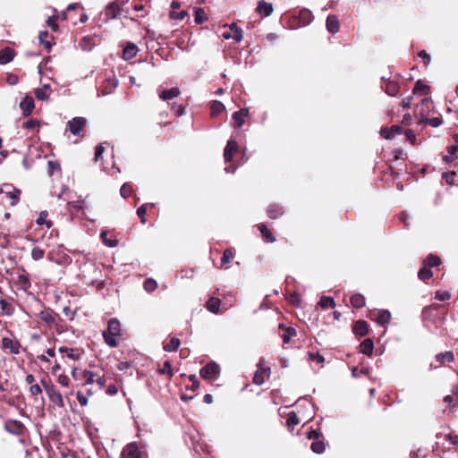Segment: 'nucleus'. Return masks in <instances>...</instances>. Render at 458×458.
Returning <instances> with one entry per match:
<instances>
[{"instance_id":"f257e3e1","label":"nucleus","mask_w":458,"mask_h":458,"mask_svg":"<svg viewBox=\"0 0 458 458\" xmlns=\"http://www.w3.org/2000/svg\"><path fill=\"white\" fill-rule=\"evenodd\" d=\"M47 259L61 266H66L72 261L70 256L64 252L63 245L50 250L47 253Z\"/></svg>"},{"instance_id":"f03ea898","label":"nucleus","mask_w":458,"mask_h":458,"mask_svg":"<svg viewBox=\"0 0 458 458\" xmlns=\"http://www.w3.org/2000/svg\"><path fill=\"white\" fill-rule=\"evenodd\" d=\"M38 317L39 319L46 324L48 327L52 328L58 326L61 321L60 316L54 312L51 309H45L41 310Z\"/></svg>"},{"instance_id":"7ed1b4c3","label":"nucleus","mask_w":458,"mask_h":458,"mask_svg":"<svg viewBox=\"0 0 458 458\" xmlns=\"http://www.w3.org/2000/svg\"><path fill=\"white\" fill-rule=\"evenodd\" d=\"M87 120L83 117H74L68 122L69 131L75 136L82 137L86 127Z\"/></svg>"},{"instance_id":"20e7f679","label":"nucleus","mask_w":458,"mask_h":458,"mask_svg":"<svg viewBox=\"0 0 458 458\" xmlns=\"http://www.w3.org/2000/svg\"><path fill=\"white\" fill-rule=\"evenodd\" d=\"M220 373V368L218 364L212 361L205 365L199 371V374L202 378L206 380L215 379L218 377Z\"/></svg>"},{"instance_id":"39448f33","label":"nucleus","mask_w":458,"mask_h":458,"mask_svg":"<svg viewBox=\"0 0 458 458\" xmlns=\"http://www.w3.org/2000/svg\"><path fill=\"white\" fill-rule=\"evenodd\" d=\"M0 193L5 194L11 199V205L14 206L18 203L21 191L13 184L4 183L0 187Z\"/></svg>"},{"instance_id":"423d86ee","label":"nucleus","mask_w":458,"mask_h":458,"mask_svg":"<svg viewBox=\"0 0 458 458\" xmlns=\"http://www.w3.org/2000/svg\"><path fill=\"white\" fill-rule=\"evenodd\" d=\"M225 39H233L236 42H240L243 36L241 29L237 27L235 23L231 24L222 35Z\"/></svg>"},{"instance_id":"0eeeda50","label":"nucleus","mask_w":458,"mask_h":458,"mask_svg":"<svg viewBox=\"0 0 458 458\" xmlns=\"http://www.w3.org/2000/svg\"><path fill=\"white\" fill-rule=\"evenodd\" d=\"M123 458H140L141 452L136 442L128 444L122 452Z\"/></svg>"},{"instance_id":"6e6552de","label":"nucleus","mask_w":458,"mask_h":458,"mask_svg":"<svg viewBox=\"0 0 458 458\" xmlns=\"http://www.w3.org/2000/svg\"><path fill=\"white\" fill-rule=\"evenodd\" d=\"M45 389H46V392H47L50 401L53 403H55L58 407H64V403L63 396L60 394V392H58L55 388V386L45 385Z\"/></svg>"},{"instance_id":"1a4fd4ad","label":"nucleus","mask_w":458,"mask_h":458,"mask_svg":"<svg viewBox=\"0 0 458 458\" xmlns=\"http://www.w3.org/2000/svg\"><path fill=\"white\" fill-rule=\"evenodd\" d=\"M1 342L3 350H9L12 354L20 353L21 344L17 340L3 337Z\"/></svg>"},{"instance_id":"9d476101","label":"nucleus","mask_w":458,"mask_h":458,"mask_svg":"<svg viewBox=\"0 0 458 458\" xmlns=\"http://www.w3.org/2000/svg\"><path fill=\"white\" fill-rule=\"evenodd\" d=\"M222 303L223 302L221 299L211 297L207 301L206 307L210 312L214 314L223 313L225 310H223Z\"/></svg>"},{"instance_id":"9b49d317","label":"nucleus","mask_w":458,"mask_h":458,"mask_svg":"<svg viewBox=\"0 0 458 458\" xmlns=\"http://www.w3.org/2000/svg\"><path fill=\"white\" fill-rule=\"evenodd\" d=\"M238 149V144L235 140H228L225 149H224V157L225 162L229 163L233 160V154Z\"/></svg>"},{"instance_id":"f8f14e48","label":"nucleus","mask_w":458,"mask_h":458,"mask_svg":"<svg viewBox=\"0 0 458 458\" xmlns=\"http://www.w3.org/2000/svg\"><path fill=\"white\" fill-rule=\"evenodd\" d=\"M371 318L379 325L385 326L390 321L391 313L387 310H377L375 314L371 315Z\"/></svg>"},{"instance_id":"ddd939ff","label":"nucleus","mask_w":458,"mask_h":458,"mask_svg":"<svg viewBox=\"0 0 458 458\" xmlns=\"http://www.w3.org/2000/svg\"><path fill=\"white\" fill-rule=\"evenodd\" d=\"M24 116H29L35 107L34 100L31 97L26 96L20 103Z\"/></svg>"},{"instance_id":"4468645a","label":"nucleus","mask_w":458,"mask_h":458,"mask_svg":"<svg viewBox=\"0 0 458 458\" xmlns=\"http://www.w3.org/2000/svg\"><path fill=\"white\" fill-rule=\"evenodd\" d=\"M326 27L329 33L335 34L339 31V20L336 15L330 14L327 18Z\"/></svg>"},{"instance_id":"2eb2a0df","label":"nucleus","mask_w":458,"mask_h":458,"mask_svg":"<svg viewBox=\"0 0 458 458\" xmlns=\"http://www.w3.org/2000/svg\"><path fill=\"white\" fill-rule=\"evenodd\" d=\"M4 428L11 434L20 435L22 432L23 425L18 420H7Z\"/></svg>"},{"instance_id":"dca6fc26","label":"nucleus","mask_w":458,"mask_h":458,"mask_svg":"<svg viewBox=\"0 0 458 458\" xmlns=\"http://www.w3.org/2000/svg\"><path fill=\"white\" fill-rule=\"evenodd\" d=\"M180 89L177 87L171 88L169 89H164L159 92V98L163 101H169L177 98L180 95Z\"/></svg>"},{"instance_id":"f3484780","label":"nucleus","mask_w":458,"mask_h":458,"mask_svg":"<svg viewBox=\"0 0 458 458\" xmlns=\"http://www.w3.org/2000/svg\"><path fill=\"white\" fill-rule=\"evenodd\" d=\"M402 131V127L399 125H393L391 128L383 127L380 130V134L385 139L390 140L394 137V134H400Z\"/></svg>"},{"instance_id":"a211bd4d","label":"nucleus","mask_w":458,"mask_h":458,"mask_svg":"<svg viewBox=\"0 0 458 458\" xmlns=\"http://www.w3.org/2000/svg\"><path fill=\"white\" fill-rule=\"evenodd\" d=\"M121 331V325L118 319L111 318L108 321L107 329L103 333H106L113 335H119Z\"/></svg>"},{"instance_id":"6ab92c4d","label":"nucleus","mask_w":458,"mask_h":458,"mask_svg":"<svg viewBox=\"0 0 458 458\" xmlns=\"http://www.w3.org/2000/svg\"><path fill=\"white\" fill-rule=\"evenodd\" d=\"M279 328L284 331L282 335L284 344H289L293 336L296 335V330L294 327H285L284 324H280Z\"/></svg>"},{"instance_id":"aec40b11","label":"nucleus","mask_w":458,"mask_h":458,"mask_svg":"<svg viewBox=\"0 0 458 458\" xmlns=\"http://www.w3.org/2000/svg\"><path fill=\"white\" fill-rule=\"evenodd\" d=\"M249 114L248 108H242L241 110L233 114V119L236 127H241L244 123V118Z\"/></svg>"},{"instance_id":"412c9836","label":"nucleus","mask_w":458,"mask_h":458,"mask_svg":"<svg viewBox=\"0 0 458 458\" xmlns=\"http://www.w3.org/2000/svg\"><path fill=\"white\" fill-rule=\"evenodd\" d=\"M138 52V47L133 43H127L123 50V58L124 60H130L133 58Z\"/></svg>"},{"instance_id":"4be33fe9","label":"nucleus","mask_w":458,"mask_h":458,"mask_svg":"<svg viewBox=\"0 0 458 458\" xmlns=\"http://www.w3.org/2000/svg\"><path fill=\"white\" fill-rule=\"evenodd\" d=\"M368 332H369V325L366 321H364V320L356 321V323L354 324V327H353V333L356 335L364 336L368 334Z\"/></svg>"},{"instance_id":"5701e85b","label":"nucleus","mask_w":458,"mask_h":458,"mask_svg":"<svg viewBox=\"0 0 458 458\" xmlns=\"http://www.w3.org/2000/svg\"><path fill=\"white\" fill-rule=\"evenodd\" d=\"M120 12L121 8L115 2H113L106 6L105 14L107 19H114L120 14Z\"/></svg>"},{"instance_id":"b1692460","label":"nucleus","mask_w":458,"mask_h":458,"mask_svg":"<svg viewBox=\"0 0 458 458\" xmlns=\"http://www.w3.org/2000/svg\"><path fill=\"white\" fill-rule=\"evenodd\" d=\"M14 57V50L11 47H5L0 51V64L10 63Z\"/></svg>"},{"instance_id":"393cba45","label":"nucleus","mask_w":458,"mask_h":458,"mask_svg":"<svg viewBox=\"0 0 458 458\" xmlns=\"http://www.w3.org/2000/svg\"><path fill=\"white\" fill-rule=\"evenodd\" d=\"M271 374V369L269 366H267L263 360H259V386H261L265 378H269Z\"/></svg>"},{"instance_id":"a878e982","label":"nucleus","mask_w":458,"mask_h":458,"mask_svg":"<svg viewBox=\"0 0 458 458\" xmlns=\"http://www.w3.org/2000/svg\"><path fill=\"white\" fill-rule=\"evenodd\" d=\"M284 213V208L276 204H271L267 208V216L272 219H276Z\"/></svg>"},{"instance_id":"bb28decb","label":"nucleus","mask_w":458,"mask_h":458,"mask_svg":"<svg viewBox=\"0 0 458 458\" xmlns=\"http://www.w3.org/2000/svg\"><path fill=\"white\" fill-rule=\"evenodd\" d=\"M374 349V343L371 339L367 338L360 344V352L365 355L371 356Z\"/></svg>"},{"instance_id":"cd10ccee","label":"nucleus","mask_w":458,"mask_h":458,"mask_svg":"<svg viewBox=\"0 0 458 458\" xmlns=\"http://www.w3.org/2000/svg\"><path fill=\"white\" fill-rule=\"evenodd\" d=\"M273 5L270 3L265 1H259V15L268 17L273 13Z\"/></svg>"},{"instance_id":"c85d7f7f","label":"nucleus","mask_w":458,"mask_h":458,"mask_svg":"<svg viewBox=\"0 0 458 458\" xmlns=\"http://www.w3.org/2000/svg\"><path fill=\"white\" fill-rule=\"evenodd\" d=\"M299 19L303 26L309 25L313 21L312 13L310 10L303 9L300 11Z\"/></svg>"},{"instance_id":"c756f323","label":"nucleus","mask_w":458,"mask_h":458,"mask_svg":"<svg viewBox=\"0 0 458 458\" xmlns=\"http://www.w3.org/2000/svg\"><path fill=\"white\" fill-rule=\"evenodd\" d=\"M385 92L392 97H394L399 92V85L394 81H387L385 87Z\"/></svg>"},{"instance_id":"7c9ffc66","label":"nucleus","mask_w":458,"mask_h":458,"mask_svg":"<svg viewBox=\"0 0 458 458\" xmlns=\"http://www.w3.org/2000/svg\"><path fill=\"white\" fill-rule=\"evenodd\" d=\"M49 91L50 86L45 84L43 87L35 89V96L38 100H47L48 98Z\"/></svg>"},{"instance_id":"2f4dec72","label":"nucleus","mask_w":458,"mask_h":458,"mask_svg":"<svg viewBox=\"0 0 458 458\" xmlns=\"http://www.w3.org/2000/svg\"><path fill=\"white\" fill-rule=\"evenodd\" d=\"M259 233L267 242L271 243L276 242V237L273 233L265 225H259Z\"/></svg>"},{"instance_id":"473e14b6","label":"nucleus","mask_w":458,"mask_h":458,"mask_svg":"<svg viewBox=\"0 0 458 458\" xmlns=\"http://www.w3.org/2000/svg\"><path fill=\"white\" fill-rule=\"evenodd\" d=\"M225 105L222 102H220L218 100L212 101V103L210 105L211 115L217 116L225 110Z\"/></svg>"},{"instance_id":"72a5a7b5","label":"nucleus","mask_w":458,"mask_h":458,"mask_svg":"<svg viewBox=\"0 0 458 458\" xmlns=\"http://www.w3.org/2000/svg\"><path fill=\"white\" fill-rule=\"evenodd\" d=\"M181 344V341L177 337L171 338L170 342L163 346L165 352H175Z\"/></svg>"},{"instance_id":"f704fd0d","label":"nucleus","mask_w":458,"mask_h":458,"mask_svg":"<svg viewBox=\"0 0 458 458\" xmlns=\"http://www.w3.org/2000/svg\"><path fill=\"white\" fill-rule=\"evenodd\" d=\"M59 352L61 353H66L67 357L73 360H78L81 359L80 353H76L75 350L72 348H68L66 346H61L59 348Z\"/></svg>"},{"instance_id":"c9c22d12","label":"nucleus","mask_w":458,"mask_h":458,"mask_svg":"<svg viewBox=\"0 0 458 458\" xmlns=\"http://www.w3.org/2000/svg\"><path fill=\"white\" fill-rule=\"evenodd\" d=\"M351 303L356 309L362 308L365 305V298L360 293L353 294L351 297Z\"/></svg>"},{"instance_id":"e433bc0d","label":"nucleus","mask_w":458,"mask_h":458,"mask_svg":"<svg viewBox=\"0 0 458 458\" xmlns=\"http://www.w3.org/2000/svg\"><path fill=\"white\" fill-rule=\"evenodd\" d=\"M236 301L235 295L229 293L227 295H224L222 299V307L223 310H227L234 302Z\"/></svg>"},{"instance_id":"4c0bfd02","label":"nucleus","mask_w":458,"mask_h":458,"mask_svg":"<svg viewBox=\"0 0 458 458\" xmlns=\"http://www.w3.org/2000/svg\"><path fill=\"white\" fill-rule=\"evenodd\" d=\"M194 21L197 24H203L207 21L203 8H194Z\"/></svg>"},{"instance_id":"58836bf2","label":"nucleus","mask_w":458,"mask_h":458,"mask_svg":"<svg viewBox=\"0 0 458 458\" xmlns=\"http://www.w3.org/2000/svg\"><path fill=\"white\" fill-rule=\"evenodd\" d=\"M436 360L440 363H444L445 361L452 362L454 360V356L452 352H445L437 354Z\"/></svg>"},{"instance_id":"ea45409f","label":"nucleus","mask_w":458,"mask_h":458,"mask_svg":"<svg viewBox=\"0 0 458 458\" xmlns=\"http://www.w3.org/2000/svg\"><path fill=\"white\" fill-rule=\"evenodd\" d=\"M310 449L313 453L320 454L326 450V444L322 440L315 441L311 444Z\"/></svg>"},{"instance_id":"a19ab883","label":"nucleus","mask_w":458,"mask_h":458,"mask_svg":"<svg viewBox=\"0 0 458 458\" xmlns=\"http://www.w3.org/2000/svg\"><path fill=\"white\" fill-rule=\"evenodd\" d=\"M318 305L322 309H328V308H334L335 306V302L332 297L322 296L318 302Z\"/></svg>"},{"instance_id":"79ce46f5","label":"nucleus","mask_w":458,"mask_h":458,"mask_svg":"<svg viewBox=\"0 0 458 458\" xmlns=\"http://www.w3.org/2000/svg\"><path fill=\"white\" fill-rule=\"evenodd\" d=\"M429 91V87L422 82V81L419 80L414 86L413 93L414 94H428Z\"/></svg>"},{"instance_id":"37998d69","label":"nucleus","mask_w":458,"mask_h":458,"mask_svg":"<svg viewBox=\"0 0 458 458\" xmlns=\"http://www.w3.org/2000/svg\"><path fill=\"white\" fill-rule=\"evenodd\" d=\"M157 372L160 375H168L169 377H172L174 376V372L172 369V364L169 360H165L163 364V367L161 369H158Z\"/></svg>"},{"instance_id":"c03bdc74","label":"nucleus","mask_w":458,"mask_h":458,"mask_svg":"<svg viewBox=\"0 0 458 458\" xmlns=\"http://www.w3.org/2000/svg\"><path fill=\"white\" fill-rule=\"evenodd\" d=\"M107 234H108L107 231H103L101 233L100 238H101L103 243L107 247H111V248L115 247L118 243L117 240L109 239L107 237Z\"/></svg>"},{"instance_id":"a18cd8bd","label":"nucleus","mask_w":458,"mask_h":458,"mask_svg":"<svg viewBox=\"0 0 458 458\" xmlns=\"http://www.w3.org/2000/svg\"><path fill=\"white\" fill-rule=\"evenodd\" d=\"M433 273L430 270V267H426V265L421 267L418 272V276L420 280L426 281L432 277Z\"/></svg>"},{"instance_id":"49530a36","label":"nucleus","mask_w":458,"mask_h":458,"mask_svg":"<svg viewBox=\"0 0 458 458\" xmlns=\"http://www.w3.org/2000/svg\"><path fill=\"white\" fill-rule=\"evenodd\" d=\"M144 290L148 293L154 292L157 287V283L152 278H148L143 283Z\"/></svg>"},{"instance_id":"de8ad7c7","label":"nucleus","mask_w":458,"mask_h":458,"mask_svg":"<svg viewBox=\"0 0 458 458\" xmlns=\"http://www.w3.org/2000/svg\"><path fill=\"white\" fill-rule=\"evenodd\" d=\"M0 308L4 315H12L13 313V306L4 299L0 300Z\"/></svg>"},{"instance_id":"09e8293b","label":"nucleus","mask_w":458,"mask_h":458,"mask_svg":"<svg viewBox=\"0 0 458 458\" xmlns=\"http://www.w3.org/2000/svg\"><path fill=\"white\" fill-rule=\"evenodd\" d=\"M447 151H448V155L444 157V160L448 163V162L453 161L455 158L456 153L458 151V146L452 145V146L448 147Z\"/></svg>"},{"instance_id":"8fccbe9b","label":"nucleus","mask_w":458,"mask_h":458,"mask_svg":"<svg viewBox=\"0 0 458 458\" xmlns=\"http://www.w3.org/2000/svg\"><path fill=\"white\" fill-rule=\"evenodd\" d=\"M79 47L83 51H90L93 48L94 44L91 42L89 38L85 37L79 41Z\"/></svg>"},{"instance_id":"3c124183","label":"nucleus","mask_w":458,"mask_h":458,"mask_svg":"<svg viewBox=\"0 0 458 458\" xmlns=\"http://www.w3.org/2000/svg\"><path fill=\"white\" fill-rule=\"evenodd\" d=\"M441 263V259L438 256L430 254L425 261V265L428 267H437Z\"/></svg>"},{"instance_id":"603ef678","label":"nucleus","mask_w":458,"mask_h":458,"mask_svg":"<svg viewBox=\"0 0 458 458\" xmlns=\"http://www.w3.org/2000/svg\"><path fill=\"white\" fill-rule=\"evenodd\" d=\"M45 250L39 247H34L31 250V258L33 260L38 261L44 258Z\"/></svg>"},{"instance_id":"864d4df0","label":"nucleus","mask_w":458,"mask_h":458,"mask_svg":"<svg viewBox=\"0 0 458 458\" xmlns=\"http://www.w3.org/2000/svg\"><path fill=\"white\" fill-rule=\"evenodd\" d=\"M116 335H109L106 333H103V337L106 344L110 347H116L118 345L117 341L115 340Z\"/></svg>"},{"instance_id":"5fc2aeb1","label":"nucleus","mask_w":458,"mask_h":458,"mask_svg":"<svg viewBox=\"0 0 458 458\" xmlns=\"http://www.w3.org/2000/svg\"><path fill=\"white\" fill-rule=\"evenodd\" d=\"M233 258V250L231 249H226L224 251L223 256L221 258L222 266L228 264L232 260Z\"/></svg>"},{"instance_id":"6e6d98bb","label":"nucleus","mask_w":458,"mask_h":458,"mask_svg":"<svg viewBox=\"0 0 458 458\" xmlns=\"http://www.w3.org/2000/svg\"><path fill=\"white\" fill-rule=\"evenodd\" d=\"M48 174L53 175L55 171H60L61 166L57 161L49 160L47 162Z\"/></svg>"},{"instance_id":"4d7b16f0","label":"nucleus","mask_w":458,"mask_h":458,"mask_svg":"<svg viewBox=\"0 0 458 458\" xmlns=\"http://www.w3.org/2000/svg\"><path fill=\"white\" fill-rule=\"evenodd\" d=\"M188 15L187 11L182 10L180 12L177 11H171L170 12V18L173 20H183Z\"/></svg>"},{"instance_id":"13d9d810","label":"nucleus","mask_w":458,"mask_h":458,"mask_svg":"<svg viewBox=\"0 0 458 458\" xmlns=\"http://www.w3.org/2000/svg\"><path fill=\"white\" fill-rule=\"evenodd\" d=\"M288 427H293L300 423L297 414L294 411H291L286 420Z\"/></svg>"},{"instance_id":"bf43d9fd","label":"nucleus","mask_w":458,"mask_h":458,"mask_svg":"<svg viewBox=\"0 0 458 458\" xmlns=\"http://www.w3.org/2000/svg\"><path fill=\"white\" fill-rule=\"evenodd\" d=\"M132 191V188L129 183H123L120 189V194L123 198L126 199Z\"/></svg>"},{"instance_id":"052dcab7","label":"nucleus","mask_w":458,"mask_h":458,"mask_svg":"<svg viewBox=\"0 0 458 458\" xmlns=\"http://www.w3.org/2000/svg\"><path fill=\"white\" fill-rule=\"evenodd\" d=\"M148 204H143L140 207H139L138 209H137V215L140 218V222L142 224H146L145 216H146V213H147V207H148Z\"/></svg>"},{"instance_id":"680f3d73","label":"nucleus","mask_w":458,"mask_h":458,"mask_svg":"<svg viewBox=\"0 0 458 458\" xmlns=\"http://www.w3.org/2000/svg\"><path fill=\"white\" fill-rule=\"evenodd\" d=\"M47 216V213L46 211L41 212L39 214V216L37 219V224H38V225L46 224L47 227L50 228L52 226V222L51 221H46Z\"/></svg>"},{"instance_id":"e2e57ef3","label":"nucleus","mask_w":458,"mask_h":458,"mask_svg":"<svg viewBox=\"0 0 458 458\" xmlns=\"http://www.w3.org/2000/svg\"><path fill=\"white\" fill-rule=\"evenodd\" d=\"M83 377L85 378V383L87 385H90L95 382V373L90 370H84Z\"/></svg>"},{"instance_id":"0e129e2a","label":"nucleus","mask_w":458,"mask_h":458,"mask_svg":"<svg viewBox=\"0 0 458 458\" xmlns=\"http://www.w3.org/2000/svg\"><path fill=\"white\" fill-rule=\"evenodd\" d=\"M48 37V32L47 30L41 31L38 35V39L41 44L45 46L46 48L49 49L51 47V44L49 41L46 40Z\"/></svg>"},{"instance_id":"69168bd1","label":"nucleus","mask_w":458,"mask_h":458,"mask_svg":"<svg viewBox=\"0 0 458 458\" xmlns=\"http://www.w3.org/2000/svg\"><path fill=\"white\" fill-rule=\"evenodd\" d=\"M309 357L310 360L317 361L319 364H323L325 361V358L319 352H309Z\"/></svg>"},{"instance_id":"338daca9","label":"nucleus","mask_w":458,"mask_h":458,"mask_svg":"<svg viewBox=\"0 0 458 458\" xmlns=\"http://www.w3.org/2000/svg\"><path fill=\"white\" fill-rule=\"evenodd\" d=\"M104 151H105V148L102 144L97 145V147L95 148V157H94L95 162H98L99 159L102 158Z\"/></svg>"},{"instance_id":"774afa93","label":"nucleus","mask_w":458,"mask_h":458,"mask_svg":"<svg viewBox=\"0 0 458 458\" xmlns=\"http://www.w3.org/2000/svg\"><path fill=\"white\" fill-rule=\"evenodd\" d=\"M23 127L29 130H35L39 127V123L36 120L30 119L23 123Z\"/></svg>"}]
</instances>
